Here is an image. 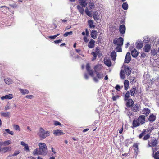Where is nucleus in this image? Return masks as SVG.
Masks as SVG:
<instances>
[{
  "label": "nucleus",
  "instance_id": "nucleus-7",
  "mask_svg": "<svg viewBox=\"0 0 159 159\" xmlns=\"http://www.w3.org/2000/svg\"><path fill=\"white\" fill-rule=\"evenodd\" d=\"M130 94L131 96L135 97L136 95L140 93L139 92L138 87L134 86L130 91Z\"/></svg>",
  "mask_w": 159,
  "mask_h": 159
},
{
  "label": "nucleus",
  "instance_id": "nucleus-23",
  "mask_svg": "<svg viewBox=\"0 0 159 159\" xmlns=\"http://www.w3.org/2000/svg\"><path fill=\"white\" fill-rule=\"evenodd\" d=\"M129 85V83L128 80H125L124 82V89L125 90H127L128 89Z\"/></svg>",
  "mask_w": 159,
  "mask_h": 159
},
{
  "label": "nucleus",
  "instance_id": "nucleus-55",
  "mask_svg": "<svg viewBox=\"0 0 159 159\" xmlns=\"http://www.w3.org/2000/svg\"><path fill=\"white\" fill-rule=\"evenodd\" d=\"M62 41V39H59L58 40H56L54 41V42L56 44H58L61 42Z\"/></svg>",
  "mask_w": 159,
  "mask_h": 159
},
{
  "label": "nucleus",
  "instance_id": "nucleus-43",
  "mask_svg": "<svg viewBox=\"0 0 159 159\" xmlns=\"http://www.w3.org/2000/svg\"><path fill=\"white\" fill-rule=\"evenodd\" d=\"M85 13L87 14V15L89 16H91V12L89 11V10L87 8H86L85 10Z\"/></svg>",
  "mask_w": 159,
  "mask_h": 159
},
{
  "label": "nucleus",
  "instance_id": "nucleus-10",
  "mask_svg": "<svg viewBox=\"0 0 159 159\" xmlns=\"http://www.w3.org/2000/svg\"><path fill=\"white\" fill-rule=\"evenodd\" d=\"M103 69V66L102 64H98L94 66V71L95 73L99 72Z\"/></svg>",
  "mask_w": 159,
  "mask_h": 159
},
{
  "label": "nucleus",
  "instance_id": "nucleus-12",
  "mask_svg": "<svg viewBox=\"0 0 159 159\" xmlns=\"http://www.w3.org/2000/svg\"><path fill=\"white\" fill-rule=\"evenodd\" d=\"M127 101V102L126 103V105L128 107H131L133 106L134 102L132 99H129Z\"/></svg>",
  "mask_w": 159,
  "mask_h": 159
},
{
  "label": "nucleus",
  "instance_id": "nucleus-24",
  "mask_svg": "<svg viewBox=\"0 0 159 159\" xmlns=\"http://www.w3.org/2000/svg\"><path fill=\"white\" fill-rule=\"evenodd\" d=\"M105 64L108 67L111 66V62L110 59H107L104 61Z\"/></svg>",
  "mask_w": 159,
  "mask_h": 159
},
{
  "label": "nucleus",
  "instance_id": "nucleus-14",
  "mask_svg": "<svg viewBox=\"0 0 159 159\" xmlns=\"http://www.w3.org/2000/svg\"><path fill=\"white\" fill-rule=\"evenodd\" d=\"M53 134L55 136H59L63 135L64 133L62 130L59 129L54 130L53 131Z\"/></svg>",
  "mask_w": 159,
  "mask_h": 159
},
{
  "label": "nucleus",
  "instance_id": "nucleus-3",
  "mask_svg": "<svg viewBox=\"0 0 159 159\" xmlns=\"http://www.w3.org/2000/svg\"><path fill=\"white\" fill-rule=\"evenodd\" d=\"M154 128L153 127L151 128L150 130H148V129H144L142 131V133L139 135L138 137L139 139H142L143 140L146 141L150 137V135L148 133L146 134V132H151L153 129Z\"/></svg>",
  "mask_w": 159,
  "mask_h": 159
},
{
  "label": "nucleus",
  "instance_id": "nucleus-49",
  "mask_svg": "<svg viewBox=\"0 0 159 159\" xmlns=\"http://www.w3.org/2000/svg\"><path fill=\"white\" fill-rule=\"evenodd\" d=\"M119 96L118 95L113 96L112 99L113 101H116V99L119 98Z\"/></svg>",
  "mask_w": 159,
  "mask_h": 159
},
{
  "label": "nucleus",
  "instance_id": "nucleus-31",
  "mask_svg": "<svg viewBox=\"0 0 159 159\" xmlns=\"http://www.w3.org/2000/svg\"><path fill=\"white\" fill-rule=\"evenodd\" d=\"M1 144L2 146H6L10 144V141L7 140L4 142H1Z\"/></svg>",
  "mask_w": 159,
  "mask_h": 159
},
{
  "label": "nucleus",
  "instance_id": "nucleus-26",
  "mask_svg": "<svg viewBox=\"0 0 159 159\" xmlns=\"http://www.w3.org/2000/svg\"><path fill=\"white\" fill-rule=\"evenodd\" d=\"M111 56L112 59L115 60L116 56V52L115 51H113L111 53Z\"/></svg>",
  "mask_w": 159,
  "mask_h": 159
},
{
  "label": "nucleus",
  "instance_id": "nucleus-29",
  "mask_svg": "<svg viewBox=\"0 0 159 159\" xmlns=\"http://www.w3.org/2000/svg\"><path fill=\"white\" fill-rule=\"evenodd\" d=\"M3 135L6 136L8 134H10V130L9 129H3Z\"/></svg>",
  "mask_w": 159,
  "mask_h": 159
},
{
  "label": "nucleus",
  "instance_id": "nucleus-1",
  "mask_svg": "<svg viewBox=\"0 0 159 159\" xmlns=\"http://www.w3.org/2000/svg\"><path fill=\"white\" fill-rule=\"evenodd\" d=\"M39 148H37L33 152V154L34 155H45L47 152V146L44 143H39L38 144Z\"/></svg>",
  "mask_w": 159,
  "mask_h": 159
},
{
  "label": "nucleus",
  "instance_id": "nucleus-59",
  "mask_svg": "<svg viewBox=\"0 0 159 159\" xmlns=\"http://www.w3.org/2000/svg\"><path fill=\"white\" fill-rule=\"evenodd\" d=\"M133 79H131V80H130V83L131 84H133L134 83V80H135V77H133Z\"/></svg>",
  "mask_w": 159,
  "mask_h": 159
},
{
  "label": "nucleus",
  "instance_id": "nucleus-56",
  "mask_svg": "<svg viewBox=\"0 0 159 159\" xmlns=\"http://www.w3.org/2000/svg\"><path fill=\"white\" fill-rule=\"evenodd\" d=\"M10 104H8L5 107V110H7L9 109L10 108Z\"/></svg>",
  "mask_w": 159,
  "mask_h": 159
},
{
  "label": "nucleus",
  "instance_id": "nucleus-38",
  "mask_svg": "<svg viewBox=\"0 0 159 159\" xmlns=\"http://www.w3.org/2000/svg\"><path fill=\"white\" fill-rule=\"evenodd\" d=\"M13 126L15 130L19 131L20 130V128L19 125L14 124L13 125Z\"/></svg>",
  "mask_w": 159,
  "mask_h": 159
},
{
  "label": "nucleus",
  "instance_id": "nucleus-48",
  "mask_svg": "<svg viewBox=\"0 0 159 159\" xmlns=\"http://www.w3.org/2000/svg\"><path fill=\"white\" fill-rule=\"evenodd\" d=\"M80 5L83 7H85L87 5V3L86 1L81 2H80Z\"/></svg>",
  "mask_w": 159,
  "mask_h": 159
},
{
  "label": "nucleus",
  "instance_id": "nucleus-18",
  "mask_svg": "<svg viewBox=\"0 0 159 159\" xmlns=\"http://www.w3.org/2000/svg\"><path fill=\"white\" fill-rule=\"evenodd\" d=\"M124 71L127 75H129L131 74V71L128 66H124Z\"/></svg>",
  "mask_w": 159,
  "mask_h": 159
},
{
  "label": "nucleus",
  "instance_id": "nucleus-34",
  "mask_svg": "<svg viewBox=\"0 0 159 159\" xmlns=\"http://www.w3.org/2000/svg\"><path fill=\"white\" fill-rule=\"evenodd\" d=\"M120 76L121 78L124 79L125 78V71L123 70H121L120 73Z\"/></svg>",
  "mask_w": 159,
  "mask_h": 159
},
{
  "label": "nucleus",
  "instance_id": "nucleus-15",
  "mask_svg": "<svg viewBox=\"0 0 159 159\" xmlns=\"http://www.w3.org/2000/svg\"><path fill=\"white\" fill-rule=\"evenodd\" d=\"M126 28L124 25H120L119 27V31L120 34H124L125 32Z\"/></svg>",
  "mask_w": 159,
  "mask_h": 159
},
{
  "label": "nucleus",
  "instance_id": "nucleus-22",
  "mask_svg": "<svg viewBox=\"0 0 159 159\" xmlns=\"http://www.w3.org/2000/svg\"><path fill=\"white\" fill-rule=\"evenodd\" d=\"M156 119V116L153 114H151L148 119V120L150 122L154 121Z\"/></svg>",
  "mask_w": 159,
  "mask_h": 159
},
{
  "label": "nucleus",
  "instance_id": "nucleus-8",
  "mask_svg": "<svg viewBox=\"0 0 159 159\" xmlns=\"http://www.w3.org/2000/svg\"><path fill=\"white\" fill-rule=\"evenodd\" d=\"M157 144V140L156 139L148 141V145L149 147H155Z\"/></svg>",
  "mask_w": 159,
  "mask_h": 159
},
{
  "label": "nucleus",
  "instance_id": "nucleus-36",
  "mask_svg": "<svg viewBox=\"0 0 159 159\" xmlns=\"http://www.w3.org/2000/svg\"><path fill=\"white\" fill-rule=\"evenodd\" d=\"M1 99L2 100H4L5 99H10V94H9L8 95H6L5 96H3L1 98Z\"/></svg>",
  "mask_w": 159,
  "mask_h": 159
},
{
  "label": "nucleus",
  "instance_id": "nucleus-40",
  "mask_svg": "<svg viewBox=\"0 0 159 159\" xmlns=\"http://www.w3.org/2000/svg\"><path fill=\"white\" fill-rule=\"evenodd\" d=\"M155 159H159V151L156 152L154 155Z\"/></svg>",
  "mask_w": 159,
  "mask_h": 159
},
{
  "label": "nucleus",
  "instance_id": "nucleus-17",
  "mask_svg": "<svg viewBox=\"0 0 159 159\" xmlns=\"http://www.w3.org/2000/svg\"><path fill=\"white\" fill-rule=\"evenodd\" d=\"M151 48L150 45L149 44H146L144 46L143 49L146 52H149Z\"/></svg>",
  "mask_w": 159,
  "mask_h": 159
},
{
  "label": "nucleus",
  "instance_id": "nucleus-42",
  "mask_svg": "<svg viewBox=\"0 0 159 159\" xmlns=\"http://www.w3.org/2000/svg\"><path fill=\"white\" fill-rule=\"evenodd\" d=\"M73 34V32L71 31L69 32H66L64 34L63 36L64 37L67 36L69 35H71Z\"/></svg>",
  "mask_w": 159,
  "mask_h": 159
},
{
  "label": "nucleus",
  "instance_id": "nucleus-45",
  "mask_svg": "<svg viewBox=\"0 0 159 159\" xmlns=\"http://www.w3.org/2000/svg\"><path fill=\"white\" fill-rule=\"evenodd\" d=\"M60 34H58L54 36H49V38L52 39H53L56 38L57 36H58Z\"/></svg>",
  "mask_w": 159,
  "mask_h": 159
},
{
  "label": "nucleus",
  "instance_id": "nucleus-6",
  "mask_svg": "<svg viewBox=\"0 0 159 159\" xmlns=\"http://www.w3.org/2000/svg\"><path fill=\"white\" fill-rule=\"evenodd\" d=\"M123 39L121 37H120L117 39L113 40V43L116 46H122L123 43Z\"/></svg>",
  "mask_w": 159,
  "mask_h": 159
},
{
  "label": "nucleus",
  "instance_id": "nucleus-61",
  "mask_svg": "<svg viewBox=\"0 0 159 159\" xmlns=\"http://www.w3.org/2000/svg\"><path fill=\"white\" fill-rule=\"evenodd\" d=\"M123 125H122V128L119 130V133L120 134H121L122 133L123 131Z\"/></svg>",
  "mask_w": 159,
  "mask_h": 159
},
{
  "label": "nucleus",
  "instance_id": "nucleus-58",
  "mask_svg": "<svg viewBox=\"0 0 159 159\" xmlns=\"http://www.w3.org/2000/svg\"><path fill=\"white\" fill-rule=\"evenodd\" d=\"M115 89L117 91H120V87L119 85H117L115 87Z\"/></svg>",
  "mask_w": 159,
  "mask_h": 159
},
{
  "label": "nucleus",
  "instance_id": "nucleus-57",
  "mask_svg": "<svg viewBox=\"0 0 159 159\" xmlns=\"http://www.w3.org/2000/svg\"><path fill=\"white\" fill-rule=\"evenodd\" d=\"M86 69L88 71L90 69V67L89 64L88 63L86 65Z\"/></svg>",
  "mask_w": 159,
  "mask_h": 159
},
{
  "label": "nucleus",
  "instance_id": "nucleus-46",
  "mask_svg": "<svg viewBox=\"0 0 159 159\" xmlns=\"http://www.w3.org/2000/svg\"><path fill=\"white\" fill-rule=\"evenodd\" d=\"M93 17L95 20H98L99 19L98 16L96 13L93 14Z\"/></svg>",
  "mask_w": 159,
  "mask_h": 159
},
{
  "label": "nucleus",
  "instance_id": "nucleus-47",
  "mask_svg": "<svg viewBox=\"0 0 159 159\" xmlns=\"http://www.w3.org/2000/svg\"><path fill=\"white\" fill-rule=\"evenodd\" d=\"M4 81L8 85L10 84V80L8 78L5 79H4Z\"/></svg>",
  "mask_w": 159,
  "mask_h": 159
},
{
  "label": "nucleus",
  "instance_id": "nucleus-54",
  "mask_svg": "<svg viewBox=\"0 0 159 159\" xmlns=\"http://www.w3.org/2000/svg\"><path fill=\"white\" fill-rule=\"evenodd\" d=\"M54 124L55 126H57L58 125H59V126H61V123L58 122V121H55V122Z\"/></svg>",
  "mask_w": 159,
  "mask_h": 159
},
{
  "label": "nucleus",
  "instance_id": "nucleus-28",
  "mask_svg": "<svg viewBox=\"0 0 159 159\" xmlns=\"http://www.w3.org/2000/svg\"><path fill=\"white\" fill-rule=\"evenodd\" d=\"M130 93L129 91H128L126 92L124 97V101H127V100H128V99H129V98L130 97Z\"/></svg>",
  "mask_w": 159,
  "mask_h": 159
},
{
  "label": "nucleus",
  "instance_id": "nucleus-39",
  "mask_svg": "<svg viewBox=\"0 0 159 159\" xmlns=\"http://www.w3.org/2000/svg\"><path fill=\"white\" fill-rule=\"evenodd\" d=\"M95 5L94 3L93 2H90L89 3V9L92 10L94 8Z\"/></svg>",
  "mask_w": 159,
  "mask_h": 159
},
{
  "label": "nucleus",
  "instance_id": "nucleus-35",
  "mask_svg": "<svg viewBox=\"0 0 159 159\" xmlns=\"http://www.w3.org/2000/svg\"><path fill=\"white\" fill-rule=\"evenodd\" d=\"M97 75V78L99 79H101L103 78V74L102 73L97 72L95 73Z\"/></svg>",
  "mask_w": 159,
  "mask_h": 159
},
{
  "label": "nucleus",
  "instance_id": "nucleus-33",
  "mask_svg": "<svg viewBox=\"0 0 159 159\" xmlns=\"http://www.w3.org/2000/svg\"><path fill=\"white\" fill-rule=\"evenodd\" d=\"M128 5L127 2H124L122 5V8L124 10H127L128 9Z\"/></svg>",
  "mask_w": 159,
  "mask_h": 159
},
{
  "label": "nucleus",
  "instance_id": "nucleus-25",
  "mask_svg": "<svg viewBox=\"0 0 159 159\" xmlns=\"http://www.w3.org/2000/svg\"><path fill=\"white\" fill-rule=\"evenodd\" d=\"M131 54L133 57H136L138 54V52L137 50L134 49L133 50L131 51Z\"/></svg>",
  "mask_w": 159,
  "mask_h": 159
},
{
  "label": "nucleus",
  "instance_id": "nucleus-11",
  "mask_svg": "<svg viewBox=\"0 0 159 159\" xmlns=\"http://www.w3.org/2000/svg\"><path fill=\"white\" fill-rule=\"evenodd\" d=\"M131 60V56L130 53L128 52L126 55L125 59V63H129Z\"/></svg>",
  "mask_w": 159,
  "mask_h": 159
},
{
  "label": "nucleus",
  "instance_id": "nucleus-5",
  "mask_svg": "<svg viewBox=\"0 0 159 159\" xmlns=\"http://www.w3.org/2000/svg\"><path fill=\"white\" fill-rule=\"evenodd\" d=\"M95 52H93L91 53V54L93 56L92 60L93 61L95 60L97 57V55L100 57L102 55V53L100 50V47H97L96 48Z\"/></svg>",
  "mask_w": 159,
  "mask_h": 159
},
{
  "label": "nucleus",
  "instance_id": "nucleus-32",
  "mask_svg": "<svg viewBox=\"0 0 159 159\" xmlns=\"http://www.w3.org/2000/svg\"><path fill=\"white\" fill-rule=\"evenodd\" d=\"M138 144L136 143H134L133 145V147L134 148V152H136L137 154V153L138 151Z\"/></svg>",
  "mask_w": 159,
  "mask_h": 159
},
{
  "label": "nucleus",
  "instance_id": "nucleus-27",
  "mask_svg": "<svg viewBox=\"0 0 159 159\" xmlns=\"http://www.w3.org/2000/svg\"><path fill=\"white\" fill-rule=\"evenodd\" d=\"M77 9L78 10L81 14H83L84 11V9L80 6L78 5L77 6Z\"/></svg>",
  "mask_w": 159,
  "mask_h": 159
},
{
  "label": "nucleus",
  "instance_id": "nucleus-4",
  "mask_svg": "<svg viewBox=\"0 0 159 159\" xmlns=\"http://www.w3.org/2000/svg\"><path fill=\"white\" fill-rule=\"evenodd\" d=\"M50 132L46 131L43 128H40L38 133V135L41 139H43L46 137L49 136L50 135Z\"/></svg>",
  "mask_w": 159,
  "mask_h": 159
},
{
  "label": "nucleus",
  "instance_id": "nucleus-52",
  "mask_svg": "<svg viewBox=\"0 0 159 159\" xmlns=\"http://www.w3.org/2000/svg\"><path fill=\"white\" fill-rule=\"evenodd\" d=\"M89 73V74L91 75V76H93V71L92 70H89L88 71H87Z\"/></svg>",
  "mask_w": 159,
  "mask_h": 159
},
{
  "label": "nucleus",
  "instance_id": "nucleus-19",
  "mask_svg": "<svg viewBox=\"0 0 159 159\" xmlns=\"http://www.w3.org/2000/svg\"><path fill=\"white\" fill-rule=\"evenodd\" d=\"M90 35L92 38L95 39L97 38V32L95 30H92Z\"/></svg>",
  "mask_w": 159,
  "mask_h": 159
},
{
  "label": "nucleus",
  "instance_id": "nucleus-62",
  "mask_svg": "<svg viewBox=\"0 0 159 159\" xmlns=\"http://www.w3.org/2000/svg\"><path fill=\"white\" fill-rule=\"evenodd\" d=\"M146 56V54L144 53H141V57H143V58H144Z\"/></svg>",
  "mask_w": 159,
  "mask_h": 159
},
{
  "label": "nucleus",
  "instance_id": "nucleus-53",
  "mask_svg": "<svg viewBox=\"0 0 159 159\" xmlns=\"http://www.w3.org/2000/svg\"><path fill=\"white\" fill-rule=\"evenodd\" d=\"M25 97L28 99H31L34 97V96L32 95H27Z\"/></svg>",
  "mask_w": 159,
  "mask_h": 159
},
{
  "label": "nucleus",
  "instance_id": "nucleus-2",
  "mask_svg": "<svg viewBox=\"0 0 159 159\" xmlns=\"http://www.w3.org/2000/svg\"><path fill=\"white\" fill-rule=\"evenodd\" d=\"M146 121L145 116L144 115H139L138 118H135L132 122L133 128H136L144 124Z\"/></svg>",
  "mask_w": 159,
  "mask_h": 159
},
{
  "label": "nucleus",
  "instance_id": "nucleus-64",
  "mask_svg": "<svg viewBox=\"0 0 159 159\" xmlns=\"http://www.w3.org/2000/svg\"><path fill=\"white\" fill-rule=\"evenodd\" d=\"M94 80L96 82H98V79L96 77H94L93 78Z\"/></svg>",
  "mask_w": 159,
  "mask_h": 159
},
{
  "label": "nucleus",
  "instance_id": "nucleus-20",
  "mask_svg": "<svg viewBox=\"0 0 159 159\" xmlns=\"http://www.w3.org/2000/svg\"><path fill=\"white\" fill-rule=\"evenodd\" d=\"M136 48L140 49L143 46V43L142 41H139L137 42L136 43Z\"/></svg>",
  "mask_w": 159,
  "mask_h": 159
},
{
  "label": "nucleus",
  "instance_id": "nucleus-30",
  "mask_svg": "<svg viewBox=\"0 0 159 159\" xmlns=\"http://www.w3.org/2000/svg\"><path fill=\"white\" fill-rule=\"evenodd\" d=\"M88 24L90 28H95V26L93 25V22L92 20H89L88 21Z\"/></svg>",
  "mask_w": 159,
  "mask_h": 159
},
{
  "label": "nucleus",
  "instance_id": "nucleus-13",
  "mask_svg": "<svg viewBox=\"0 0 159 159\" xmlns=\"http://www.w3.org/2000/svg\"><path fill=\"white\" fill-rule=\"evenodd\" d=\"M150 113V110L148 108H143L142 111V113L145 115V116H147Z\"/></svg>",
  "mask_w": 159,
  "mask_h": 159
},
{
  "label": "nucleus",
  "instance_id": "nucleus-50",
  "mask_svg": "<svg viewBox=\"0 0 159 159\" xmlns=\"http://www.w3.org/2000/svg\"><path fill=\"white\" fill-rule=\"evenodd\" d=\"M20 152V151H15L13 154H12L11 156H15L19 154Z\"/></svg>",
  "mask_w": 159,
  "mask_h": 159
},
{
  "label": "nucleus",
  "instance_id": "nucleus-41",
  "mask_svg": "<svg viewBox=\"0 0 159 159\" xmlns=\"http://www.w3.org/2000/svg\"><path fill=\"white\" fill-rule=\"evenodd\" d=\"M116 50L117 52H122V46H116Z\"/></svg>",
  "mask_w": 159,
  "mask_h": 159
},
{
  "label": "nucleus",
  "instance_id": "nucleus-51",
  "mask_svg": "<svg viewBox=\"0 0 159 159\" xmlns=\"http://www.w3.org/2000/svg\"><path fill=\"white\" fill-rule=\"evenodd\" d=\"M24 146V149L27 151H29V149L28 145L26 144Z\"/></svg>",
  "mask_w": 159,
  "mask_h": 159
},
{
  "label": "nucleus",
  "instance_id": "nucleus-21",
  "mask_svg": "<svg viewBox=\"0 0 159 159\" xmlns=\"http://www.w3.org/2000/svg\"><path fill=\"white\" fill-rule=\"evenodd\" d=\"M19 90L20 91L22 95H24L29 93V91L26 89L19 88Z\"/></svg>",
  "mask_w": 159,
  "mask_h": 159
},
{
  "label": "nucleus",
  "instance_id": "nucleus-44",
  "mask_svg": "<svg viewBox=\"0 0 159 159\" xmlns=\"http://www.w3.org/2000/svg\"><path fill=\"white\" fill-rule=\"evenodd\" d=\"M9 149V147H5L2 148V151H3L4 152H7Z\"/></svg>",
  "mask_w": 159,
  "mask_h": 159
},
{
  "label": "nucleus",
  "instance_id": "nucleus-16",
  "mask_svg": "<svg viewBox=\"0 0 159 159\" xmlns=\"http://www.w3.org/2000/svg\"><path fill=\"white\" fill-rule=\"evenodd\" d=\"M95 41L93 39H91L88 45V47L90 48H93L95 46Z\"/></svg>",
  "mask_w": 159,
  "mask_h": 159
},
{
  "label": "nucleus",
  "instance_id": "nucleus-60",
  "mask_svg": "<svg viewBox=\"0 0 159 159\" xmlns=\"http://www.w3.org/2000/svg\"><path fill=\"white\" fill-rule=\"evenodd\" d=\"M83 39L84 42L86 43L87 42L89 41L88 39L86 37H84Z\"/></svg>",
  "mask_w": 159,
  "mask_h": 159
},
{
  "label": "nucleus",
  "instance_id": "nucleus-9",
  "mask_svg": "<svg viewBox=\"0 0 159 159\" xmlns=\"http://www.w3.org/2000/svg\"><path fill=\"white\" fill-rule=\"evenodd\" d=\"M131 110L133 112H137L139 111L141 109L140 105L138 104H136L131 107Z\"/></svg>",
  "mask_w": 159,
  "mask_h": 159
},
{
  "label": "nucleus",
  "instance_id": "nucleus-63",
  "mask_svg": "<svg viewBox=\"0 0 159 159\" xmlns=\"http://www.w3.org/2000/svg\"><path fill=\"white\" fill-rule=\"evenodd\" d=\"M84 77L85 79H88V78H89V77H88V74L87 73H85V74H84Z\"/></svg>",
  "mask_w": 159,
  "mask_h": 159
},
{
  "label": "nucleus",
  "instance_id": "nucleus-37",
  "mask_svg": "<svg viewBox=\"0 0 159 159\" xmlns=\"http://www.w3.org/2000/svg\"><path fill=\"white\" fill-rule=\"evenodd\" d=\"M1 116L6 117H9V113L8 112H1Z\"/></svg>",
  "mask_w": 159,
  "mask_h": 159
}]
</instances>
